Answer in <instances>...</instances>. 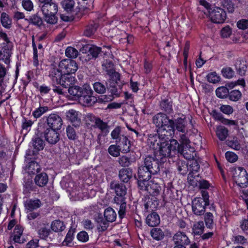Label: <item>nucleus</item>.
<instances>
[{
  "mask_svg": "<svg viewBox=\"0 0 248 248\" xmlns=\"http://www.w3.org/2000/svg\"><path fill=\"white\" fill-rule=\"evenodd\" d=\"M93 126L98 128L102 132H104L106 133L108 132V125L106 123L103 122L100 118H98Z\"/></svg>",
  "mask_w": 248,
  "mask_h": 248,
  "instance_id": "3c124183",
  "label": "nucleus"
},
{
  "mask_svg": "<svg viewBox=\"0 0 248 248\" xmlns=\"http://www.w3.org/2000/svg\"><path fill=\"white\" fill-rule=\"evenodd\" d=\"M29 21L30 23L38 26L42 23V19L36 15L31 16Z\"/></svg>",
  "mask_w": 248,
  "mask_h": 248,
  "instance_id": "774afa93",
  "label": "nucleus"
},
{
  "mask_svg": "<svg viewBox=\"0 0 248 248\" xmlns=\"http://www.w3.org/2000/svg\"><path fill=\"white\" fill-rule=\"evenodd\" d=\"M235 66L239 74L241 76L245 75L247 67L244 63L242 64L241 61L237 60L235 62Z\"/></svg>",
  "mask_w": 248,
  "mask_h": 248,
  "instance_id": "6e6d98bb",
  "label": "nucleus"
},
{
  "mask_svg": "<svg viewBox=\"0 0 248 248\" xmlns=\"http://www.w3.org/2000/svg\"><path fill=\"white\" fill-rule=\"evenodd\" d=\"M160 142L159 146V153L162 157H170L174 155L179 147L178 141L173 139L172 140H164Z\"/></svg>",
  "mask_w": 248,
  "mask_h": 248,
  "instance_id": "423d86ee",
  "label": "nucleus"
},
{
  "mask_svg": "<svg viewBox=\"0 0 248 248\" xmlns=\"http://www.w3.org/2000/svg\"><path fill=\"white\" fill-rule=\"evenodd\" d=\"M57 131L48 126H44L42 136L48 143L55 144L59 140V134Z\"/></svg>",
  "mask_w": 248,
  "mask_h": 248,
  "instance_id": "9b49d317",
  "label": "nucleus"
},
{
  "mask_svg": "<svg viewBox=\"0 0 248 248\" xmlns=\"http://www.w3.org/2000/svg\"><path fill=\"white\" fill-rule=\"evenodd\" d=\"M75 231L74 229H70L64 239L63 241V246L65 245L70 247L73 245L72 241L74 237V233Z\"/></svg>",
  "mask_w": 248,
  "mask_h": 248,
  "instance_id": "4c0bfd02",
  "label": "nucleus"
},
{
  "mask_svg": "<svg viewBox=\"0 0 248 248\" xmlns=\"http://www.w3.org/2000/svg\"><path fill=\"white\" fill-rule=\"evenodd\" d=\"M150 234L152 238L156 241L163 239L165 236L163 231L161 229L157 228L152 229L151 230Z\"/></svg>",
  "mask_w": 248,
  "mask_h": 248,
  "instance_id": "c756f323",
  "label": "nucleus"
},
{
  "mask_svg": "<svg viewBox=\"0 0 248 248\" xmlns=\"http://www.w3.org/2000/svg\"><path fill=\"white\" fill-rule=\"evenodd\" d=\"M187 170L189 172L193 173L197 172L200 170V165L197 160L192 159L187 164Z\"/></svg>",
  "mask_w": 248,
  "mask_h": 248,
  "instance_id": "2f4dec72",
  "label": "nucleus"
},
{
  "mask_svg": "<svg viewBox=\"0 0 248 248\" xmlns=\"http://www.w3.org/2000/svg\"><path fill=\"white\" fill-rule=\"evenodd\" d=\"M118 144L121 152L123 153H127L130 151V141L126 136H123L121 138V140L118 142Z\"/></svg>",
  "mask_w": 248,
  "mask_h": 248,
  "instance_id": "393cba45",
  "label": "nucleus"
},
{
  "mask_svg": "<svg viewBox=\"0 0 248 248\" xmlns=\"http://www.w3.org/2000/svg\"><path fill=\"white\" fill-rule=\"evenodd\" d=\"M63 66L65 69L63 74V88H67L74 81V78L70 76V74L74 73L78 69V65L76 62L71 59L63 60Z\"/></svg>",
  "mask_w": 248,
  "mask_h": 248,
  "instance_id": "20e7f679",
  "label": "nucleus"
},
{
  "mask_svg": "<svg viewBox=\"0 0 248 248\" xmlns=\"http://www.w3.org/2000/svg\"><path fill=\"white\" fill-rule=\"evenodd\" d=\"M88 51L92 58H96L101 52V48L95 46H90L88 45L84 46L80 49V51L82 53H86Z\"/></svg>",
  "mask_w": 248,
  "mask_h": 248,
  "instance_id": "aec40b11",
  "label": "nucleus"
},
{
  "mask_svg": "<svg viewBox=\"0 0 248 248\" xmlns=\"http://www.w3.org/2000/svg\"><path fill=\"white\" fill-rule=\"evenodd\" d=\"M50 230L48 226H44L39 229L38 234L39 237L42 239H46L49 235Z\"/></svg>",
  "mask_w": 248,
  "mask_h": 248,
  "instance_id": "58836bf2",
  "label": "nucleus"
},
{
  "mask_svg": "<svg viewBox=\"0 0 248 248\" xmlns=\"http://www.w3.org/2000/svg\"><path fill=\"white\" fill-rule=\"evenodd\" d=\"M33 146L34 148L37 151L43 150L45 146L44 141L39 138L33 139Z\"/></svg>",
  "mask_w": 248,
  "mask_h": 248,
  "instance_id": "09e8293b",
  "label": "nucleus"
},
{
  "mask_svg": "<svg viewBox=\"0 0 248 248\" xmlns=\"http://www.w3.org/2000/svg\"><path fill=\"white\" fill-rule=\"evenodd\" d=\"M34 182L39 186H44L48 182V176L46 173H41L35 176Z\"/></svg>",
  "mask_w": 248,
  "mask_h": 248,
  "instance_id": "a878e982",
  "label": "nucleus"
},
{
  "mask_svg": "<svg viewBox=\"0 0 248 248\" xmlns=\"http://www.w3.org/2000/svg\"><path fill=\"white\" fill-rule=\"evenodd\" d=\"M201 179L199 175H194V173L189 172L187 176L188 184L193 187L198 186Z\"/></svg>",
  "mask_w": 248,
  "mask_h": 248,
  "instance_id": "473e14b6",
  "label": "nucleus"
},
{
  "mask_svg": "<svg viewBox=\"0 0 248 248\" xmlns=\"http://www.w3.org/2000/svg\"><path fill=\"white\" fill-rule=\"evenodd\" d=\"M66 119L75 127L79 126L81 122V114L75 109H71L66 113Z\"/></svg>",
  "mask_w": 248,
  "mask_h": 248,
  "instance_id": "ddd939ff",
  "label": "nucleus"
},
{
  "mask_svg": "<svg viewBox=\"0 0 248 248\" xmlns=\"http://www.w3.org/2000/svg\"><path fill=\"white\" fill-rule=\"evenodd\" d=\"M65 55L70 58H76L78 56V51L74 47L68 46L65 50Z\"/></svg>",
  "mask_w": 248,
  "mask_h": 248,
  "instance_id": "5fc2aeb1",
  "label": "nucleus"
},
{
  "mask_svg": "<svg viewBox=\"0 0 248 248\" xmlns=\"http://www.w3.org/2000/svg\"><path fill=\"white\" fill-rule=\"evenodd\" d=\"M172 240L175 245H187L189 244L190 241L186 233L178 232L173 236Z\"/></svg>",
  "mask_w": 248,
  "mask_h": 248,
  "instance_id": "2eb2a0df",
  "label": "nucleus"
},
{
  "mask_svg": "<svg viewBox=\"0 0 248 248\" xmlns=\"http://www.w3.org/2000/svg\"><path fill=\"white\" fill-rule=\"evenodd\" d=\"M48 127L60 130L62 126L61 118L56 114H50L47 119Z\"/></svg>",
  "mask_w": 248,
  "mask_h": 248,
  "instance_id": "4468645a",
  "label": "nucleus"
},
{
  "mask_svg": "<svg viewBox=\"0 0 248 248\" xmlns=\"http://www.w3.org/2000/svg\"><path fill=\"white\" fill-rule=\"evenodd\" d=\"M216 134L220 140L223 141L226 140L228 136V130L226 127L220 126L217 128Z\"/></svg>",
  "mask_w": 248,
  "mask_h": 248,
  "instance_id": "7c9ffc66",
  "label": "nucleus"
},
{
  "mask_svg": "<svg viewBox=\"0 0 248 248\" xmlns=\"http://www.w3.org/2000/svg\"><path fill=\"white\" fill-rule=\"evenodd\" d=\"M75 4L74 0L63 1V21H71L74 19Z\"/></svg>",
  "mask_w": 248,
  "mask_h": 248,
  "instance_id": "1a4fd4ad",
  "label": "nucleus"
},
{
  "mask_svg": "<svg viewBox=\"0 0 248 248\" xmlns=\"http://www.w3.org/2000/svg\"><path fill=\"white\" fill-rule=\"evenodd\" d=\"M80 100L83 102L85 106H90L94 104L97 101V98L91 94L87 96H85L80 99Z\"/></svg>",
  "mask_w": 248,
  "mask_h": 248,
  "instance_id": "e433bc0d",
  "label": "nucleus"
},
{
  "mask_svg": "<svg viewBox=\"0 0 248 248\" xmlns=\"http://www.w3.org/2000/svg\"><path fill=\"white\" fill-rule=\"evenodd\" d=\"M153 123L158 127L157 134L162 139H169L172 135L173 120L170 119L164 113L159 112L153 118Z\"/></svg>",
  "mask_w": 248,
  "mask_h": 248,
  "instance_id": "f03ea898",
  "label": "nucleus"
},
{
  "mask_svg": "<svg viewBox=\"0 0 248 248\" xmlns=\"http://www.w3.org/2000/svg\"><path fill=\"white\" fill-rule=\"evenodd\" d=\"M41 10L44 16L45 20L47 23L51 24L57 23V18L56 14L58 12V7L55 2L52 1L43 4Z\"/></svg>",
  "mask_w": 248,
  "mask_h": 248,
  "instance_id": "0eeeda50",
  "label": "nucleus"
},
{
  "mask_svg": "<svg viewBox=\"0 0 248 248\" xmlns=\"http://www.w3.org/2000/svg\"><path fill=\"white\" fill-rule=\"evenodd\" d=\"M41 202L38 199L28 200L24 202V207L27 213L32 211L41 206Z\"/></svg>",
  "mask_w": 248,
  "mask_h": 248,
  "instance_id": "6ab92c4d",
  "label": "nucleus"
},
{
  "mask_svg": "<svg viewBox=\"0 0 248 248\" xmlns=\"http://www.w3.org/2000/svg\"><path fill=\"white\" fill-rule=\"evenodd\" d=\"M22 6L27 11H31L33 9V4L31 0H22Z\"/></svg>",
  "mask_w": 248,
  "mask_h": 248,
  "instance_id": "338daca9",
  "label": "nucleus"
},
{
  "mask_svg": "<svg viewBox=\"0 0 248 248\" xmlns=\"http://www.w3.org/2000/svg\"><path fill=\"white\" fill-rule=\"evenodd\" d=\"M173 129L171 130L172 131V135L174 134L175 129L182 133L186 132V121L185 119L178 118L173 121Z\"/></svg>",
  "mask_w": 248,
  "mask_h": 248,
  "instance_id": "a211bd4d",
  "label": "nucleus"
},
{
  "mask_svg": "<svg viewBox=\"0 0 248 248\" xmlns=\"http://www.w3.org/2000/svg\"><path fill=\"white\" fill-rule=\"evenodd\" d=\"M51 227L53 231L60 232L62 229V222L60 220H55L52 222Z\"/></svg>",
  "mask_w": 248,
  "mask_h": 248,
  "instance_id": "0e129e2a",
  "label": "nucleus"
},
{
  "mask_svg": "<svg viewBox=\"0 0 248 248\" xmlns=\"http://www.w3.org/2000/svg\"><path fill=\"white\" fill-rule=\"evenodd\" d=\"M110 188L115 191L116 195L114 198V203L116 205L115 208L119 209V217L123 218L126 211L125 195L126 194V188L123 184L116 182L110 183Z\"/></svg>",
  "mask_w": 248,
  "mask_h": 248,
  "instance_id": "7ed1b4c3",
  "label": "nucleus"
},
{
  "mask_svg": "<svg viewBox=\"0 0 248 248\" xmlns=\"http://www.w3.org/2000/svg\"><path fill=\"white\" fill-rule=\"evenodd\" d=\"M95 221L97 223V229L99 232H104L108 227V221L105 220L101 215L95 217Z\"/></svg>",
  "mask_w": 248,
  "mask_h": 248,
  "instance_id": "cd10ccee",
  "label": "nucleus"
},
{
  "mask_svg": "<svg viewBox=\"0 0 248 248\" xmlns=\"http://www.w3.org/2000/svg\"><path fill=\"white\" fill-rule=\"evenodd\" d=\"M160 107L162 110H164L167 113L172 112L173 109L172 108V103L169 101L168 99L162 100L160 104Z\"/></svg>",
  "mask_w": 248,
  "mask_h": 248,
  "instance_id": "72a5a7b5",
  "label": "nucleus"
},
{
  "mask_svg": "<svg viewBox=\"0 0 248 248\" xmlns=\"http://www.w3.org/2000/svg\"><path fill=\"white\" fill-rule=\"evenodd\" d=\"M120 151H121V150L119 146L117 145H111L108 148V153L113 157L119 156Z\"/></svg>",
  "mask_w": 248,
  "mask_h": 248,
  "instance_id": "603ef678",
  "label": "nucleus"
},
{
  "mask_svg": "<svg viewBox=\"0 0 248 248\" xmlns=\"http://www.w3.org/2000/svg\"><path fill=\"white\" fill-rule=\"evenodd\" d=\"M204 228L202 221L196 222L193 226L192 230L195 234L199 235L202 233Z\"/></svg>",
  "mask_w": 248,
  "mask_h": 248,
  "instance_id": "79ce46f5",
  "label": "nucleus"
},
{
  "mask_svg": "<svg viewBox=\"0 0 248 248\" xmlns=\"http://www.w3.org/2000/svg\"><path fill=\"white\" fill-rule=\"evenodd\" d=\"M204 221L207 228H213L215 225L213 215L210 212H207L204 216Z\"/></svg>",
  "mask_w": 248,
  "mask_h": 248,
  "instance_id": "c9c22d12",
  "label": "nucleus"
},
{
  "mask_svg": "<svg viewBox=\"0 0 248 248\" xmlns=\"http://www.w3.org/2000/svg\"><path fill=\"white\" fill-rule=\"evenodd\" d=\"M167 140L162 139L158 134L157 135L150 134L148 137L147 143L153 149H156L160 146V142H162L164 140Z\"/></svg>",
  "mask_w": 248,
  "mask_h": 248,
  "instance_id": "dca6fc26",
  "label": "nucleus"
},
{
  "mask_svg": "<svg viewBox=\"0 0 248 248\" xmlns=\"http://www.w3.org/2000/svg\"><path fill=\"white\" fill-rule=\"evenodd\" d=\"M81 87L78 86H69L68 87V92L70 96H68V95H65L64 94V92H63V96H65L68 99H73L74 97L79 98V96L80 95L81 91Z\"/></svg>",
  "mask_w": 248,
  "mask_h": 248,
  "instance_id": "b1692460",
  "label": "nucleus"
},
{
  "mask_svg": "<svg viewBox=\"0 0 248 248\" xmlns=\"http://www.w3.org/2000/svg\"><path fill=\"white\" fill-rule=\"evenodd\" d=\"M242 96L241 92L237 90H234L229 93V99L233 101H238Z\"/></svg>",
  "mask_w": 248,
  "mask_h": 248,
  "instance_id": "4d7b16f0",
  "label": "nucleus"
},
{
  "mask_svg": "<svg viewBox=\"0 0 248 248\" xmlns=\"http://www.w3.org/2000/svg\"><path fill=\"white\" fill-rule=\"evenodd\" d=\"M146 222L150 227L156 226L160 223V217L156 213L153 212L147 216Z\"/></svg>",
  "mask_w": 248,
  "mask_h": 248,
  "instance_id": "4be33fe9",
  "label": "nucleus"
},
{
  "mask_svg": "<svg viewBox=\"0 0 248 248\" xmlns=\"http://www.w3.org/2000/svg\"><path fill=\"white\" fill-rule=\"evenodd\" d=\"M132 176V170L129 168L122 169L119 173V177L124 183H127Z\"/></svg>",
  "mask_w": 248,
  "mask_h": 248,
  "instance_id": "412c9836",
  "label": "nucleus"
},
{
  "mask_svg": "<svg viewBox=\"0 0 248 248\" xmlns=\"http://www.w3.org/2000/svg\"><path fill=\"white\" fill-rule=\"evenodd\" d=\"M97 28L98 24L93 22L86 27L84 32V35L87 37H90L95 32Z\"/></svg>",
  "mask_w": 248,
  "mask_h": 248,
  "instance_id": "ea45409f",
  "label": "nucleus"
},
{
  "mask_svg": "<svg viewBox=\"0 0 248 248\" xmlns=\"http://www.w3.org/2000/svg\"><path fill=\"white\" fill-rule=\"evenodd\" d=\"M207 205L202 199L196 198L192 202V212L196 216H202L204 214Z\"/></svg>",
  "mask_w": 248,
  "mask_h": 248,
  "instance_id": "f8f14e48",
  "label": "nucleus"
},
{
  "mask_svg": "<svg viewBox=\"0 0 248 248\" xmlns=\"http://www.w3.org/2000/svg\"><path fill=\"white\" fill-rule=\"evenodd\" d=\"M208 13L209 18L215 23H223L226 18V12L224 10L219 7L211 9Z\"/></svg>",
  "mask_w": 248,
  "mask_h": 248,
  "instance_id": "9d476101",
  "label": "nucleus"
},
{
  "mask_svg": "<svg viewBox=\"0 0 248 248\" xmlns=\"http://www.w3.org/2000/svg\"><path fill=\"white\" fill-rule=\"evenodd\" d=\"M221 73L223 77L228 78H232L234 75V71L230 67L223 68L221 70Z\"/></svg>",
  "mask_w": 248,
  "mask_h": 248,
  "instance_id": "e2e57ef3",
  "label": "nucleus"
},
{
  "mask_svg": "<svg viewBox=\"0 0 248 248\" xmlns=\"http://www.w3.org/2000/svg\"><path fill=\"white\" fill-rule=\"evenodd\" d=\"M225 157L230 162L233 163L238 160L237 155L233 152L228 151L225 153Z\"/></svg>",
  "mask_w": 248,
  "mask_h": 248,
  "instance_id": "052dcab7",
  "label": "nucleus"
},
{
  "mask_svg": "<svg viewBox=\"0 0 248 248\" xmlns=\"http://www.w3.org/2000/svg\"><path fill=\"white\" fill-rule=\"evenodd\" d=\"M233 177L235 182L241 187L248 186V174L245 169L238 167L234 170Z\"/></svg>",
  "mask_w": 248,
  "mask_h": 248,
  "instance_id": "6e6552de",
  "label": "nucleus"
},
{
  "mask_svg": "<svg viewBox=\"0 0 248 248\" xmlns=\"http://www.w3.org/2000/svg\"><path fill=\"white\" fill-rule=\"evenodd\" d=\"M227 145L235 150H240L241 148V146L239 141L236 139L228 141L227 142Z\"/></svg>",
  "mask_w": 248,
  "mask_h": 248,
  "instance_id": "680f3d73",
  "label": "nucleus"
},
{
  "mask_svg": "<svg viewBox=\"0 0 248 248\" xmlns=\"http://www.w3.org/2000/svg\"><path fill=\"white\" fill-rule=\"evenodd\" d=\"M102 66L103 69L106 72L107 74L111 73L112 71L114 70L113 63L110 60H106L104 61L102 64Z\"/></svg>",
  "mask_w": 248,
  "mask_h": 248,
  "instance_id": "c03bdc74",
  "label": "nucleus"
},
{
  "mask_svg": "<svg viewBox=\"0 0 248 248\" xmlns=\"http://www.w3.org/2000/svg\"><path fill=\"white\" fill-rule=\"evenodd\" d=\"M93 89L96 93L100 94L104 93L106 90V86L99 82H96L93 84Z\"/></svg>",
  "mask_w": 248,
  "mask_h": 248,
  "instance_id": "bf43d9fd",
  "label": "nucleus"
},
{
  "mask_svg": "<svg viewBox=\"0 0 248 248\" xmlns=\"http://www.w3.org/2000/svg\"><path fill=\"white\" fill-rule=\"evenodd\" d=\"M223 8L229 13H232L234 10V4L231 0H223L222 1Z\"/></svg>",
  "mask_w": 248,
  "mask_h": 248,
  "instance_id": "13d9d810",
  "label": "nucleus"
},
{
  "mask_svg": "<svg viewBox=\"0 0 248 248\" xmlns=\"http://www.w3.org/2000/svg\"><path fill=\"white\" fill-rule=\"evenodd\" d=\"M146 186H143V187H140L141 189L144 188L145 190H149V188L151 189L150 192H152L154 196L158 195L161 190V187L157 184H153L151 181H147L146 183Z\"/></svg>",
  "mask_w": 248,
  "mask_h": 248,
  "instance_id": "5701e85b",
  "label": "nucleus"
},
{
  "mask_svg": "<svg viewBox=\"0 0 248 248\" xmlns=\"http://www.w3.org/2000/svg\"><path fill=\"white\" fill-rule=\"evenodd\" d=\"M177 151L186 159L190 160L191 159L192 160L194 156V148L191 147L190 145H186L183 147H179V148H178Z\"/></svg>",
  "mask_w": 248,
  "mask_h": 248,
  "instance_id": "f3484780",
  "label": "nucleus"
},
{
  "mask_svg": "<svg viewBox=\"0 0 248 248\" xmlns=\"http://www.w3.org/2000/svg\"><path fill=\"white\" fill-rule=\"evenodd\" d=\"M104 216L107 221L112 222L115 221L117 214L113 209L108 207L105 210Z\"/></svg>",
  "mask_w": 248,
  "mask_h": 248,
  "instance_id": "c85d7f7f",
  "label": "nucleus"
},
{
  "mask_svg": "<svg viewBox=\"0 0 248 248\" xmlns=\"http://www.w3.org/2000/svg\"><path fill=\"white\" fill-rule=\"evenodd\" d=\"M23 228L20 225H16L13 233V240L16 243H21L23 242L21 236L22 234Z\"/></svg>",
  "mask_w": 248,
  "mask_h": 248,
  "instance_id": "bb28decb",
  "label": "nucleus"
},
{
  "mask_svg": "<svg viewBox=\"0 0 248 248\" xmlns=\"http://www.w3.org/2000/svg\"><path fill=\"white\" fill-rule=\"evenodd\" d=\"M11 51L9 49L4 48L0 51V60L3 61L6 64L10 63V57H11Z\"/></svg>",
  "mask_w": 248,
  "mask_h": 248,
  "instance_id": "f704fd0d",
  "label": "nucleus"
},
{
  "mask_svg": "<svg viewBox=\"0 0 248 248\" xmlns=\"http://www.w3.org/2000/svg\"><path fill=\"white\" fill-rule=\"evenodd\" d=\"M160 170L159 163L158 159L151 156L146 157L143 163L138 169V185L143 187L146 186V183L151 178L152 175L157 174Z\"/></svg>",
  "mask_w": 248,
  "mask_h": 248,
  "instance_id": "f257e3e1",
  "label": "nucleus"
},
{
  "mask_svg": "<svg viewBox=\"0 0 248 248\" xmlns=\"http://www.w3.org/2000/svg\"><path fill=\"white\" fill-rule=\"evenodd\" d=\"M118 162L122 167H128L133 162L131 157L127 155H122L118 158Z\"/></svg>",
  "mask_w": 248,
  "mask_h": 248,
  "instance_id": "a19ab883",
  "label": "nucleus"
},
{
  "mask_svg": "<svg viewBox=\"0 0 248 248\" xmlns=\"http://www.w3.org/2000/svg\"><path fill=\"white\" fill-rule=\"evenodd\" d=\"M207 80L212 83H216L218 82L220 78L216 72H213L209 73L207 76Z\"/></svg>",
  "mask_w": 248,
  "mask_h": 248,
  "instance_id": "864d4df0",
  "label": "nucleus"
},
{
  "mask_svg": "<svg viewBox=\"0 0 248 248\" xmlns=\"http://www.w3.org/2000/svg\"><path fill=\"white\" fill-rule=\"evenodd\" d=\"M216 93L217 97L220 98H224L229 95V90L225 87H220L217 89Z\"/></svg>",
  "mask_w": 248,
  "mask_h": 248,
  "instance_id": "49530a36",
  "label": "nucleus"
},
{
  "mask_svg": "<svg viewBox=\"0 0 248 248\" xmlns=\"http://www.w3.org/2000/svg\"><path fill=\"white\" fill-rule=\"evenodd\" d=\"M1 23L2 26L5 28L9 29L11 25V20L10 19L8 15L5 13H2L0 16Z\"/></svg>",
  "mask_w": 248,
  "mask_h": 248,
  "instance_id": "a18cd8bd",
  "label": "nucleus"
},
{
  "mask_svg": "<svg viewBox=\"0 0 248 248\" xmlns=\"http://www.w3.org/2000/svg\"><path fill=\"white\" fill-rule=\"evenodd\" d=\"M121 128L119 126L115 127L111 133V137L112 139L115 140L116 143L121 140V138L124 136L123 135H121Z\"/></svg>",
  "mask_w": 248,
  "mask_h": 248,
  "instance_id": "37998d69",
  "label": "nucleus"
},
{
  "mask_svg": "<svg viewBox=\"0 0 248 248\" xmlns=\"http://www.w3.org/2000/svg\"><path fill=\"white\" fill-rule=\"evenodd\" d=\"M48 110V108L46 107H40L36 108L32 112V115L35 118H38Z\"/></svg>",
  "mask_w": 248,
  "mask_h": 248,
  "instance_id": "de8ad7c7",
  "label": "nucleus"
},
{
  "mask_svg": "<svg viewBox=\"0 0 248 248\" xmlns=\"http://www.w3.org/2000/svg\"><path fill=\"white\" fill-rule=\"evenodd\" d=\"M98 118L92 113L87 114L84 117L85 122L92 125H93Z\"/></svg>",
  "mask_w": 248,
  "mask_h": 248,
  "instance_id": "69168bd1",
  "label": "nucleus"
},
{
  "mask_svg": "<svg viewBox=\"0 0 248 248\" xmlns=\"http://www.w3.org/2000/svg\"><path fill=\"white\" fill-rule=\"evenodd\" d=\"M80 91H81L80 95L79 96L80 99L93 93V91L91 87L87 84H85L82 88L81 87Z\"/></svg>",
  "mask_w": 248,
  "mask_h": 248,
  "instance_id": "8fccbe9b",
  "label": "nucleus"
},
{
  "mask_svg": "<svg viewBox=\"0 0 248 248\" xmlns=\"http://www.w3.org/2000/svg\"><path fill=\"white\" fill-rule=\"evenodd\" d=\"M61 61L58 64L53 63L51 65L49 76L51 78L53 91L60 94H62V67L61 66Z\"/></svg>",
  "mask_w": 248,
  "mask_h": 248,
  "instance_id": "39448f33",
  "label": "nucleus"
}]
</instances>
